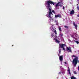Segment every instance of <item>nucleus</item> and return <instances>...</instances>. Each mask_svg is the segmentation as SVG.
Returning <instances> with one entry per match:
<instances>
[{
	"mask_svg": "<svg viewBox=\"0 0 79 79\" xmlns=\"http://www.w3.org/2000/svg\"><path fill=\"white\" fill-rule=\"evenodd\" d=\"M64 27H65V28H66V29H69V27L66 26H64Z\"/></svg>",
	"mask_w": 79,
	"mask_h": 79,
	"instance_id": "11",
	"label": "nucleus"
},
{
	"mask_svg": "<svg viewBox=\"0 0 79 79\" xmlns=\"http://www.w3.org/2000/svg\"><path fill=\"white\" fill-rule=\"evenodd\" d=\"M58 56H60L59 55V54H58Z\"/></svg>",
	"mask_w": 79,
	"mask_h": 79,
	"instance_id": "29",
	"label": "nucleus"
},
{
	"mask_svg": "<svg viewBox=\"0 0 79 79\" xmlns=\"http://www.w3.org/2000/svg\"><path fill=\"white\" fill-rule=\"evenodd\" d=\"M52 13H55V11H54V10H52Z\"/></svg>",
	"mask_w": 79,
	"mask_h": 79,
	"instance_id": "19",
	"label": "nucleus"
},
{
	"mask_svg": "<svg viewBox=\"0 0 79 79\" xmlns=\"http://www.w3.org/2000/svg\"><path fill=\"white\" fill-rule=\"evenodd\" d=\"M77 1H79V0H77Z\"/></svg>",
	"mask_w": 79,
	"mask_h": 79,
	"instance_id": "30",
	"label": "nucleus"
},
{
	"mask_svg": "<svg viewBox=\"0 0 79 79\" xmlns=\"http://www.w3.org/2000/svg\"><path fill=\"white\" fill-rule=\"evenodd\" d=\"M67 50H69V52H70V53H72V51H71V47H67Z\"/></svg>",
	"mask_w": 79,
	"mask_h": 79,
	"instance_id": "6",
	"label": "nucleus"
},
{
	"mask_svg": "<svg viewBox=\"0 0 79 79\" xmlns=\"http://www.w3.org/2000/svg\"><path fill=\"white\" fill-rule=\"evenodd\" d=\"M73 57H75L73 60L72 63L73 64V66H76L77 65V62H79V60H78V57L76 56L75 55L73 56Z\"/></svg>",
	"mask_w": 79,
	"mask_h": 79,
	"instance_id": "2",
	"label": "nucleus"
},
{
	"mask_svg": "<svg viewBox=\"0 0 79 79\" xmlns=\"http://www.w3.org/2000/svg\"><path fill=\"white\" fill-rule=\"evenodd\" d=\"M59 29L60 31H61V27H59Z\"/></svg>",
	"mask_w": 79,
	"mask_h": 79,
	"instance_id": "16",
	"label": "nucleus"
},
{
	"mask_svg": "<svg viewBox=\"0 0 79 79\" xmlns=\"http://www.w3.org/2000/svg\"><path fill=\"white\" fill-rule=\"evenodd\" d=\"M59 3H61V2H59L56 3V4L55 6V7L56 8V7H58V6H61V5H59Z\"/></svg>",
	"mask_w": 79,
	"mask_h": 79,
	"instance_id": "4",
	"label": "nucleus"
},
{
	"mask_svg": "<svg viewBox=\"0 0 79 79\" xmlns=\"http://www.w3.org/2000/svg\"><path fill=\"white\" fill-rule=\"evenodd\" d=\"M63 10H64V6L63 7Z\"/></svg>",
	"mask_w": 79,
	"mask_h": 79,
	"instance_id": "22",
	"label": "nucleus"
},
{
	"mask_svg": "<svg viewBox=\"0 0 79 79\" xmlns=\"http://www.w3.org/2000/svg\"><path fill=\"white\" fill-rule=\"evenodd\" d=\"M54 32L55 34L56 35L57 34V33H56V30H55L54 31Z\"/></svg>",
	"mask_w": 79,
	"mask_h": 79,
	"instance_id": "13",
	"label": "nucleus"
},
{
	"mask_svg": "<svg viewBox=\"0 0 79 79\" xmlns=\"http://www.w3.org/2000/svg\"><path fill=\"white\" fill-rule=\"evenodd\" d=\"M13 45H12V47H13Z\"/></svg>",
	"mask_w": 79,
	"mask_h": 79,
	"instance_id": "28",
	"label": "nucleus"
},
{
	"mask_svg": "<svg viewBox=\"0 0 79 79\" xmlns=\"http://www.w3.org/2000/svg\"><path fill=\"white\" fill-rule=\"evenodd\" d=\"M73 25L74 26H75V28L76 29L77 27V25L74 22L73 23Z\"/></svg>",
	"mask_w": 79,
	"mask_h": 79,
	"instance_id": "9",
	"label": "nucleus"
},
{
	"mask_svg": "<svg viewBox=\"0 0 79 79\" xmlns=\"http://www.w3.org/2000/svg\"><path fill=\"white\" fill-rule=\"evenodd\" d=\"M58 17H59V18H61V16L60 15V14H58L57 15H55V18H57Z\"/></svg>",
	"mask_w": 79,
	"mask_h": 79,
	"instance_id": "7",
	"label": "nucleus"
},
{
	"mask_svg": "<svg viewBox=\"0 0 79 79\" xmlns=\"http://www.w3.org/2000/svg\"><path fill=\"white\" fill-rule=\"evenodd\" d=\"M77 10H79V7H78V6L77 7Z\"/></svg>",
	"mask_w": 79,
	"mask_h": 79,
	"instance_id": "23",
	"label": "nucleus"
},
{
	"mask_svg": "<svg viewBox=\"0 0 79 79\" xmlns=\"http://www.w3.org/2000/svg\"><path fill=\"white\" fill-rule=\"evenodd\" d=\"M59 56V60L60 61H61V63H62V61H63V55H62L60 56Z\"/></svg>",
	"mask_w": 79,
	"mask_h": 79,
	"instance_id": "3",
	"label": "nucleus"
},
{
	"mask_svg": "<svg viewBox=\"0 0 79 79\" xmlns=\"http://www.w3.org/2000/svg\"><path fill=\"white\" fill-rule=\"evenodd\" d=\"M50 4L51 5H55V3L53 2L51 0L48 1L45 3V6H46L47 9H48L49 11L48 14H47L46 16L49 19L50 21H53V19L51 16V15L53 16V14H52V6H51Z\"/></svg>",
	"mask_w": 79,
	"mask_h": 79,
	"instance_id": "1",
	"label": "nucleus"
},
{
	"mask_svg": "<svg viewBox=\"0 0 79 79\" xmlns=\"http://www.w3.org/2000/svg\"><path fill=\"white\" fill-rule=\"evenodd\" d=\"M68 71H69V74H71V72L70 71V69H69V67H68Z\"/></svg>",
	"mask_w": 79,
	"mask_h": 79,
	"instance_id": "10",
	"label": "nucleus"
},
{
	"mask_svg": "<svg viewBox=\"0 0 79 79\" xmlns=\"http://www.w3.org/2000/svg\"><path fill=\"white\" fill-rule=\"evenodd\" d=\"M77 17H79V15H77Z\"/></svg>",
	"mask_w": 79,
	"mask_h": 79,
	"instance_id": "24",
	"label": "nucleus"
},
{
	"mask_svg": "<svg viewBox=\"0 0 79 79\" xmlns=\"http://www.w3.org/2000/svg\"><path fill=\"white\" fill-rule=\"evenodd\" d=\"M56 42H57V43H58V44H59V43H60L59 41L58 40H57V39H56Z\"/></svg>",
	"mask_w": 79,
	"mask_h": 79,
	"instance_id": "12",
	"label": "nucleus"
},
{
	"mask_svg": "<svg viewBox=\"0 0 79 79\" xmlns=\"http://www.w3.org/2000/svg\"><path fill=\"white\" fill-rule=\"evenodd\" d=\"M74 13V10H73L71 12H70V15H73Z\"/></svg>",
	"mask_w": 79,
	"mask_h": 79,
	"instance_id": "8",
	"label": "nucleus"
},
{
	"mask_svg": "<svg viewBox=\"0 0 79 79\" xmlns=\"http://www.w3.org/2000/svg\"><path fill=\"white\" fill-rule=\"evenodd\" d=\"M54 29H52V31H54Z\"/></svg>",
	"mask_w": 79,
	"mask_h": 79,
	"instance_id": "25",
	"label": "nucleus"
},
{
	"mask_svg": "<svg viewBox=\"0 0 79 79\" xmlns=\"http://www.w3.org/2000/svg\"><path fill=\"white\" fill-rule=\"evenodd\" d=\"M59 74H61V72H59Z\"/></svg>",
	"mask_w": 79,
	"mask_h": 79,
	"instance_id": "27",
	"label": "nucleus"
},
{
	"mask_svg": "<svg viewBox=\"0 0 79 79\" xmlns=\"http://www.w3.org/2000/svg\"><path fill=\"white\" fill-rule=\"evenodd\" d=\"M60 35L61 37H62L63 35V34H60Z\"/></svg>",
	"mask_w": 79,
	"mask_h": 79,
	"instance_id": "18",
	"label": "nucleus"
},
{
	"mask_svg": "<svg viewBox=\"0 0 79 79\" xmlns=\"http://www.w3.org/2000/svg\"><path fill=\"white\" fill-rule=\"evenodd\" d=\"M64 63H65V64H66V62H64Z\"/></svg>",
	"mask_w": 79,
	"mask_h": 79,
	"instance_id": "26",
	"label": "nucleus"
},
{
	"mask_svg": "<svg viewBox=\"0 0 79 79\" xmlns=\"http://www.w3.org/2000/svg\"><path fill=\"white\" fill-rule=\"evenodd\" d=\"M59 45L60 47V48H64V47H65V46H66V45H65V44H59Z\"/></svg>",
	"mask_w": 79,
	"mask_h": 79,
	"instance_id": "5",
	"label": "nucleus"
},
{
	"mask_svg": "<svg viewBox=\"0 0 79 79\" xmlns=\"http://www.w3.org/2000/svg\"><path fill=\"white\" fill-rule=\"evenodd\" d=\"M78 3H79V2H78Z\"/></svg>",
	"mask_w": 79,
	"mask_h": 79,
	"instance_id": "31",
	"label": "nucleus"
},
{
	"mask_svg": "<svg viewBox=\"0 0 79 79\" xmlns=\"http://www.w3.org/2000/svg\"><path fill=\"white\" fill-rule=\"evenodd\" d=\"M74 74H77V72L76 71H74Z\"/></svg>",
	"mask_w": 79,
	"mask_h": 79,
	"instance_id": "15",
	"label": "nucleus"
},
{
	"mask_svg": "<svg viewBox=\"0 0 79 79\" xmlns=\"http://www.w3.org/2000/svg\"><path fill=\"white\" fill-rule=\"evenodd\" d=\"M54 36V35H53V33H52L51 34V37H53Z\"/></svg>",
	"mask_w": 79,
	"mask_h": 79,
	"instance_id": "14",
	"label": "nucleus"
},
{
	"mask_svg": "<svg viewBox=\"0 0 79 79\" xmlns=\"http://www.w3.org/2000/svg\"><path fill=\"white\" fill-rule=\"evenodd\" d=\"M63 48V50H65V48Z\"/></svg>",
	"mask_w": 79,
	"mask_h": 79,
	"instance_id": "20",
	"label": "nucleus"
},
{
	"mask_svg": "<svg viewBox=\"0 0 79 79\" xmlns=\"http://www.w3.org/2000/svg\"><path fill=\"white\" fill-rule=\"evenodd\" d=\"M61 53V49H60L59 50V53Z\"/></svg>",
	"mask_w": 79,
	"mask_h": 79,
	"instance_id": "21",
	"label": "nucleus"
},
{
	"mask_svg": "<svg viewBox=\"0 0 79 79\" xmlns=\"http://www.w3.org/2000/svg\"><path fill=\"white\" fill-rule=\"evenodd\" d=\"M75 42H76L77 44H79V41H75Z\"/></svg>",
	"mask_w": 79,
	"mask_h": 79,
	"instance_id": "17",
	"label": "nucleus"
}]
</instances>
